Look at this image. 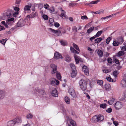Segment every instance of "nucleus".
Listing matches in <instances>:
<instances>
[{
	"mask_svg": "<svg viewBox=\"0 0 126 126\" xmlns=\"http://www.w3.org/2000/svg\"><path fill=\"white\" fill-rule=\"evenodd\" d=\"M37 15V14L36 12L32 13L30 15H28L25 18L26 20H29L30 18H34Z\"/></svg>",
	"mask_w": 126,
	"mask_h": 126,
	"instance_id": "8",
	"label": "nucleus"
},
{
	"mask_svg": "<svg viewBox=\"0 0 126 126\" xmlns=\"http://www.w3.org/2000/svg\"><path fill=\"white\" fill-rule=\"evenodd\" d=\"M72 30L73 31L77 32V27L75 26H73L72 28Z\"/></svg>",
	"mask_w": 126,
	"mask_h": 126,
	"instance_id": "58",
	"label": "nucleus"
},
{
	"mask_svg": "<svg viewBox=\"0 0 126 126\" xmlns=\"http://www.w3.org/2000/svg\"><path fill=\"white\" fill-rule=\"evenodd\" d=\"M92 121L94 123H96L97 122H98V121H97V116H94L92 118Z\"/></svg>",
	"mask_w": 126,
	"mask_h": 126,
	"instance_id": "40",
	"label": "nucleus"
},
{
	"mask_svg": "<svg viewBox=\"0 0 126 126\" xmlns=\"http://www.w3.org/2000/svg\"><path fill=\"white\" fill-rule=\"evenodd\" d=\"M14 10L16 11L15 12L12 10H8L4 14V16L5 17L9 18L13 15L14 17H16L18 14V12L19 10V8L17 7H15L14 8Z\"/></svg>",
	"mask_w": 126,
	"mask_h": 126,
	"instance_id": "1",
	"label": "nucleus"
},
{
	"mask_svg": "<svg viewBox=\"0 0 126 126\" xmlns=\"http://www.w3.org/2000/svg\"><path fill=\"white\" fill-rule=\"evenodd\" d=\"M120 100L122 101H126V92L123 93L122 97L121 98Z\"/></svg>",
	"mask_w": 126,
	"mask_h": 126,
	"instance_id": "21",
	"label": "nucleus"
},
{
	"mask_svg": "<svg viewBox=\"0 0 126 126\" xmlns=\"http://www.w3.org/2000/svg\"><path fill=\"white\" fill-rule=\"evenodd\" d=\"M119 42L116 41H114L113 42V44L114 46H117L119 45Z\"/></svg>",
	"mask_w": 126,
	"mask_h": 126,
	"instance_id": "42",
	"label": "nucleus"
},
{
	"mask_svg": "<svg viewBox=\"0 0 126 126\" xmlns=\"http://www.w3.org/2000/svg\"><path fill=\"white\" fill-rule=\"evenodd\" d=\"M97 82L98 84L100 85H102L103 83V81L102 80H97Z\"/></svg>",
	"mask_w": 126,
	"mask_h": 126,
	"instance_id": "46",
	"label": "nucleus"
},
{
	"mask_svg": "<svg viewBox=\"0 0 126 126\" xmlns=\"http://www.w3.org/2000/svg\"><path fill=\"white\" fill-rule=\"evenodd\" d=\"M65 60L66 62H69L71 60L70 57L68 55H66L65 57Z\"/></svg>",
	"mask_w": 126,
	"mask_h": 126,
	"instance_id": "34",
	"label": "nucleus"
},
{
	"mask_svg": "<svg viewBox=\"0 0 126 126\" xmlns=\"http://www.w3.org/2000/svg\"><path fill=\"white\" fill-rule=\"evenodd\" d=\"M115 101V99L113 98H110V100L108 102V103L110 105H112L114 103Z\"/></svg>",
	"mask_w": 126,
	"mask_h": 126,
	"instance_id": "24",
	"label": "nucleus"
},
{
	"mask_svg": "<svg viewBox=\"0 0 126 126\" xmlns=\"http://www.w3.org/2000/svg\"><path fill=\"white\" fill-rule=\"evenodd\" d=\"M21 0H16L15 4L17 5L19 4L20 3Z\"/></svg>",
	"mask_w": 126,
	"mask_h": 126,
	"instance_id": "61",
	"label": "nucleus"
},
{
	"mask_svg": "<svg viewBox=\"0 0 126 126\" xmlns=\"http://www.w3.org/2000/svg\"><path fill=\"white\" fill-rule=\"evenodd\" d=\"M121 86L122 87H126V79H124L121 81Z\"/></svg>",
	"mask_w": 126,
	"mask_h": 126,
	"instance_id": "18",
	"label": "nucleus"
},
{
	"mask_svg": "<svg viewBox=\"0 0 126 126\" xmlns=\"http://www.w3.org/2000/svg\"><path fill=\"white\" fill-rule=\"evenodd\" d=\"M77 3H74V1H72L69 4V6H70L73 7L75 6Z\"/></svg>",
	"mask_w": 126,
	"mask_h": 126,
	"instance_id": "49",
	"label": "nucleus"
},
{
	"mask_svg": "<svg viewBox=\"0 0 126 126\" xmlns=\"http://www.w3.org/2000/svg\"><path fill=\"white\" fill-rule=\"evenodd\" d=\"M64 101L67 104H69L70 102V100L69 97L66 96L64 97Z\"/></svg>",
	"mask_w": 126,
	"mask_h": 126,
	"instance_id": "25",
	"label": "nucleus"
},
{
	"mask_svg": "<svg viewBox=\"0 0 126 126\" xmlns=\"http://www.w3.org/2000/svg\"><path fill=\"white\" fill-rule=\"evenodd\" d=\"M77 74V72L76 70H72V73L71 74V76L72 78L75 77L76 76Z\"/></svg>",
	"mask_w": 126,
	"mask_h": 126,
	"instance_id": "26",
	"label": "nucleus"
},
{
	"mask_svg": "<svg viewBox=\"0 0 126 126\" xmlns=\"http://www.w3.org/2000/svg\"><path fill=\"white\" fill-rule=\"evenodd\" d=\"M51 94L54 97H57L58 96L57 90L55 89L52 91Z\"/></svg>",
	"mask_w": 126,
	"mask_h": 126,
	"instance_id": "17",
	"label": "nucleus"
},
{
	"mask_svg": "<svg viewBox=\"0 0 126 126\" xmlns=\"http://www.w3.org/2000/svg\"><path fill=\"white\" fill-rule=\"evenodd\" d=\"M99 0H95L92 1L91 2L88 3H84V4L86 5H87L89 6H91L92 4H96L99 2Z\"/></svg>",
	"mask_w": 126,
	"mask_h": 126,
	"instance_id": "15",
	"label": "nucleus"
},
{
	"mask_svg": "<svg viewBox=\"0 0 126 126\" xmlns=\"http://www.w3.org/2000/svg\"><path fill=\"white\" fill-rule=\"evenodd\" d=\"M102 40V39L101 37H99L98 38L94 40V42L95 43H100Z\"/></svg>",
	"mask_w": 126,
	"mask_h": 126,
	"instance_id": "32",
	"label": "nucleus"
},
{
	"mask_svg": "<svg viewBox=\"0 0 126 126\" xmlns=\"http://www.w3.org/2000/svg\"><path fill=\"white\" fill-rule=\"evenodd\" d=\"M42 17L45 20H47L48 18V16L46 15H44L42 16Z\"/></svg>",
	"mask_w": 126,
	"mask_h": 126,
	"instance_id": "56",
	"label": "nucleus"
},
{
	"mask_svg": "<svg viewBox=\"0 0 126 126\" xmlns=\"http://www.w3.org/2000/svg\"><path fill=\"white\" fill-rule=\"evenodd\" d=\"M35 90L39 93V96L41 97H43V95L46 94V93L43 89H39L38 88H35Z\"/></svg>",
	"mask_w": 126,
	"mask_h": 126,
	"instance_id": "4",
	"label": "nucleus"
},
{
	"mask_svg": "<svg viewBox=\"0 0 126 126\" xmlns=\"http://www.w3.org/2000/svg\"><path fill=\"white\" fill-rule=\"evenodd\" d=\"M104 12V10H101L98 11H96L95 12H93L92 13H93L94 14H98L100 13H103Z\"/></svg>",
	"mask_w": 126,
	"mask_h": 126,
	"instance_id": "41",
	"label": "nucleus"
},
{
	"mask_svg": "<svg viewBox=\"0 0 126 126\" xmlns=\"http://www.w3.org/2000/svg\"><path fill=\"white\" fill-rule=\"evenodd\" d=\"M112 111V110L111 108H110L106 110V111L108 113H110Z\"/></svg>",
	"mask_w": 126,
	"mask_h": 126,
	"instance_id": "59",
	"label": "nucleus"
},
{
	"mask_svg": "<svg viewBox=\"0 0 126 126\" xmlns=\"http://www.w3.org/2000/svg\"><path fill=\"white\" fill-rule=\"evenodd\" d=\"M106 79L108 81L110 82H112L113 81V79L109 77H107L106 78Z\"/></svg>",
	"mask_w": 126,
	"mask_h": 126,
	"instance_id": "57",
	"label": "nucleus"
},
{
	"mask_svg": "<svg viewBox=\"0 0 126 126\" xmlns=\"http://www.w3.org/2000/svg\"><path fill=\"white\" fill-rule=\"evenodd\" d=\"M82 71L86 75L88 76L89 75V69L88 67L85 65L84 66L82 67Z\"/></svg>",
	"mask_w": 126,
	"mask_h": 126,
	"instance_id": "13",
	"label": "nucleus"
},
{
	"mask_svg": "<svg viewBox=\"0 0 126 126\" xmlns=\"http://www.w3.org/2000/svg\"><path fill=\"white\" fill-rule=\"evenodd\" d=\"M73 46L79 52H80V50L79 47L77 45L73 43Z\"/></svg>",
	"mask_w": 126,
	"mask_h": 126,
	"instance_id": "38",
	"label": "nucleus"
},
{
	"mask_svg": "<svg viewBox=\"0 0 126 126\" xmlns=\"http://www.w3.org/2000/svg\"><path fill=\"white\" fill-rule=\"evenodd\" d=\"M118 41L119 44H122L124 41V40L122 37H121L119 39Z\"/></svg>",
	"mask_w": 126,
	"mask_h": 126,
	"instance_id": "51",
	"label": "nucleus"
},
{
	"mask_svg": "<svg viewBox=\"0 0 126 126\" xmlns=\"http://www.w3.org/2000/svg\"><path fill=\"white\" fill-rule=\"evenodd\" d=\"M65 120L67 121V124L69 126H75V122L69 116H66L65 117Z\"/></svg>",
	"mask_w": 126,
	"mask_h": 126,
	"instance_id": "3",
	"label": "nucleus"
},
{
	"mask_svg": "<svg viewBox=\"0 0 126 126\" xmlns=\"http://www.w3.org/2000/svg\"><path fill=\"white\" fill-rule=\"evenodd\" d=\"M44 8L46 9H48L49 7V5L47 3L44 4Z\"/></svg>",
	"mask_w": 126,
	"mask_h": 126,
	"instance_id": "64",
	"label": "nucleus"
},
{
	"mask_svg": "<svg viewBox=\"0 0 126 126\" xmlns=\"http://www.w3.org/2000/svg\"><path fill=\"white\" fill-rule=\"evenodd\" d=\"M103 31H102L101 30L98 31L95 34V36L96 37H98L99 36L102 34Z\"/></svg>",
	"mask_w": 126,
	"mask_h": 126,
	"instance_id": "33",
	"label": "nucleus"
},
{
	"mask_svg": "<svg viewBox=\"0 0 126 126\" xmlns=\"http://www.w3.org/2000/svg\"><path fill=\"white\" fill-rule=\"evenodd\" d=\"M121 49L122 51H123L124 52V51H126V46H123L122 47Z\"/></svg>",
	"mask_w": 126,
	"mask_h": 126,
	"instance_id": "60",
	"label": "nucleus"
},
{
	"mask_svg": "<svg viewBox=\"0 0 126 126\" xmlns=\"http://www.w3.org/2000/svg\"><path fill=\"white\" fill-rule=\"evenodd\" d=\"M49 22L51 25H52L54 23V20L52 18H50L49 19Z\"/></svg>",
	"mask_w": 126,
	"mask_h": 126,
	"instance_id": "48",
	"label": "nucleus"
},
{
	"mask_svg": "<svg viewBox=\"0 0 126 126\" xmlns=\"http://www.w3.org/2000/svg\"><path fill=\"white\" fill-rule=\"evenodd\" d=\"M25 20L26 21H26V22H27L26 24L27 25H30L31 24V20H30V19L29 20H26L25 19Z\"/></svg>",
	"mask_w": 126,
	"mask_h": 126,
	"instance_id": "55",
	"label": "nucleus"
},
{
	"mask_svg": "<svg viewBox=\"0 0 126 126\" xmlns=\"http://www.w3.org/2000/svg\"><path fill=\"white\" fill-rule=\"evenodd\" d=\"M74 57L75 59V62L77 64H78L79 61L82 62L83 60L80 57L76 54H74Z\"/></svg>",
	"mask_w": 126,
	"mask_h": 126,
	"instance_id": "12",
	"label": "nucleus"
},
{
	"mask_svg": "<svg viewBox=\"0 0 126 126\" xmlns=\"http://www.w3.org/2000/svg\"><path fill=\"white\" fill-rule=\"evenodd\" d=\"M60 42L61 45L63 46L67 45V42L65 40H61Z\"/></svg>",
	"mask_w": 126,
	"mask_h": 126,
	"instance_id": "29",
	"label": "nucleus"
},
{
	"mask_svg": "<svg viewBox=\"0 0 126 126\" xmlns=\"http://www.w3.org/2000/svg\"><path fill=\"white\" fill-rule=\"evenodd\" d=\"M124 54L125 52H124L123 51H121L118 53L116 55L117 56L120 57L124 55Z\"/></svg>",
	"mask_w": 126,
	"mask_h": 126,
	"instance_id": "27",
	"label": "nucleus"
},
{
	"mask_svg": "<svg viewBox=\"0 0 126 126\" xmlns=\"http://www.w3.org/2000/svg\"><path fill=\"white\" fill-rule=\"evenodd\" d=\"M81 18L82 20H84L85 19L86 20L88 19V17L86 15L81 16Z\"/></svg>",
	"mask_w": 126,
	"mask_h": 126,
	"instance_id": "53",
	"label": "nucleus"
},
{
	"mask_svg": "<svg viewBox=\"0 0 126 126\" xmlns=\"http://www.w3.org/2000/svg\"><path fill=\"white\" fill-rule=\"evenodd\" d=\"M15 124L13 120L9 121L7 124L8 126H13Z\"/></svg>",
	"mask_w": 126,
	"mask_h": 126,
	"instance_id": "22",
	"label": "nucleus"
},
{
	"mask_svg": "<svg viewBox=\"0 0 126 126\" xmlns=\"http://www.w3.org/2000/svg\"><path fill=\"white\" fill-rule=\"evenodd\" d=\"M107 104L105 103L102 104L100 105V107L103 109H105L107 107Z\"/></svg>",
	"mask_w": 126,
	"mask_h": 126,
	"instance_id": "44",
	"label": "nucleus"
},
{
	"mask_svg": "<svg viewBox=\"0 0 126 126\" xmlns=\"http://www.w3.org/2000/svg\"><path fill=\"white\" fill-rule=\"evenodd\" d=\"M51 84L53 86H55L56 85H58L59 83V81L54 78H51L50 79Z\"/></svg>",
	"mask_w": 126,
	"mask_h": 126,
	"instance_id": "7",
	"label": "nucleus"
},
{
	"mask_svg": "<svg viewBox=\"0 0 126 126\" xmlns=\"http://www.w3.org/2000/svg\"><path fill=\"white\" fill-rule=\"evenodd\" d=\"M30 8L31 7L30 6L28 5H26L25 6L24 10V11L30 10Z\"/></svg>",
	"mask_w": 126,
	"mask_h": 126,
	"instance_id": "39",
	"label": "nucleus"
},
{
	"mask_svg": "<svg viewBox=\"0 0 126 126\" xmlns=\"http://www.w3.org/2000/svg\"><path fill=\"white\" fill-rule=\"evenodd\" d=\"M80 87L83 91H84L87 89V81L83 79L80 80L79 82Z\"/></svg>",
	"mask_w": 126,
	"mask_h": 126,
	"instance_id": "2",
	"label": "nucleus"
},
{
	"mask_svg": "<svg viewBox=\"0 0 126 126\" xmlns=\"http://www.w3.org/2000/svg\"><path fill=\"white\" fill-rule=\"evenodd\" d=\"M49 29L52 33L56 34L58 36L60 35L61 34V32L60 31L54 30L52 28H50Z\"/></svg>",
	"mask_w": 126,
	"mask_h": 126,
	"instance_id": "16",
	"label": "nucleus"
},
{
	"mask_svg": "<svg viewBox=\"0 0 126 126\" xmlns=\"http://www.w3.org/2000/svg\"><path fill=\"white\" fill-rule=\"evenodd\" d=\"M97 53L98 55L101 57L103 55L102 51L100 50H98L97 51Z\"/></svg>",
	"mask_w": 126,
	"mask_h": 126,
	"instance_id": "45",
	"label": "nucleus"
},
{
	"mask_svg": "<svg viewBox=\"0 0 126 126\" xmlns=\"http://www.w3.org/2000/svg\"><path fill=\"white\" fill-rule=\"evenodd\" d=\"M68 92L70 94L73 98H75L77 97V94L73 88H70L68 90Z\"/></svg>",
	"mask_w": 126,
	"mask_h": 126,
	"instance_id": "5",
	"label": "nucleus"
},
{
	"mask_svg": "<svg viewBox=\"0 0 126 126\" xmlns=\"http://www.w3.org/2000/svg\"><path fill=\"white\" fill-rule=\"evenodd\" d=\"M25 23V21L22 19H20L17 22L16 26L18 27H21L24 26Z\"/></svg>",
	"mask_w": 126,
	"mask_h": 126,
	"instance_id": "6",
	"label": "nucleus"
},
{
	"mask_svg": "<svg viewBox=\"0 0 126 126\" xmlns=\"http://www.w3.org/2000/svg\"><path fill=\"white\" fill-rule=\"evenodd\" d=\"M111 70L110 69H104L103 70V72L105 73H107L110 72Z\"/></svg>",
	"mask_w": 126,
	"mask_h": 126,
	"instance_id": "52",
	"label": "nucleus"
},
{
	"mask_svg": "<svg viewBox=\"0 0 126 126\" xmlns=\"http://www.w3.org/2000/svg\"><path fill=\"white\" fill-rule=\"evenodd\" d=\"M15 124L16 123H21V118L20 117H18L16 118L13 120Z\"/></svg>",
	"mask_w": 126,
	"mask_h": 126,
	"instance_id": "19",
	"label": "nucleus"
},
{
	"mask_svg": "<svg viewBox=\"0 0 126 126\" xmlns=\"http://www.w3.org/2000/svg\"><path fill=\"white\" fill-rule=\"evenodd\" d=\"M70 49L71 52L72 53L77 54H79V52L78 51L76 50H75L72 47H70Z\"/></svg>",
	"mask_w": 126,
	"mask_h": 126,
	"instance_id": "20",
	"label": "nucleus"
},
{
	"mask_svg": "<svg viewBox=\"0 0 126 126\" xmlns=\"http://www.w3.org/2000/svg\"><path fill=\"white\" fill-rule=\"evenodd\" d=\"M65 14V11L63 10H62L61 14L60 16H64Z\"/></svg>",
	"mask_w": 126,
	"mask_h": 126,
	"instance_id": "54",
	"label": "nucleus"
},
{
	"mask_svg": "<svg viewBox=\"0 0 126 126\" xmlns=\"http://www.w3.org/2000/svg\"><path fill=\"white\" fill-rule=\"evenodd\" d=\"M5 95L4 92L2 91H0V99H2L4 98Z\"/></svg>",
	"mask_w": 126,
	"mask_h": 126,
	"instance_id": "35",
	"label": "nucleus"
},
{
	"mask_svg": "<svg viewBox=\"0 0 126 126\" xmlns=\"http://www.w3.org/2000/svg\"><path fill=\"white\" fill-rule=\"evenodd\" d=\"M108 62V63H111L112 62V60L110 58H109L107 59Z\"/></svg>",
	"mask_w": 126,
	"mask_h": 126,
	"instance_id": "63",
	"label": "nucleus"
},
{
	"mask_svg": "<svg viewBox=\"0 0 126 126\" xmlns=\"http://www.w3.org/2000/svg\"><path fill=\"white\" fill-rule=\"evenodd\" d=\"M7 40V39L6 38L0 40V43H1L3 45H4Z\"/></svg>",
	"mask_w": 126,
	"mask_h": 126,
	"instance_id": "37",
	"label": "nucleus"
},
{
	"mask_svg": "<svg viewBox=\"0 0 126 126\" xmlns=\"http://www.w3.org/2000/svg\"><path fill=\"white\" fill-rule=\"evenodd\" d=\"M95 82L94 81H89V85L90 87H93L95 84Z\"/></svg>",
	"mask_w": 126,
	"mask_h": 126,
	"instance_id": "30",
	"label": "nucleus"
},
{
	"mask_svg": "<svg viewBox=\"0 0 126 126\" xmlns=\"http://www.w3.org/2000/svg\"><path fill=\"white\" fill-rule=\"evenodd\" d=\"M110 40V37H109L106 40V43L107 44L109 43Z\"/></svg>",
	"mask_w": 126,
	"mask_h": 126,
	"instance_id": "62",
	"label": "nucleus"
},
{
	"mask_svg": "<svg viewBox=\"0 0 126 126\" xmlns=\"http://www.w3.org/2000/svg\"><path fill=\"white\" fill-rule=\"evenodd\" d=\"M54 58L56 59H58L60 58H63V57L62 56L61 54L57 52H55V53Z\"/></svg>",
	"mask_w": 126,
	"mask_h": 126,
	"instance_id": "11",
	"label": "nucleus"
},
{
	"mask_svg": "<svg viewBox=\"0 0 126 126\" xmlns=\"http://www.w3.org/2000/svg\"><path fill=\"white\" fill-rule=\"evenodd\" d=\"M118 74V73L117 71H114L113 73V75L115 78H116L117 77V75Z\"/></svg>",
	"mask_w": 126,
	"mask_h": 126,
	"instance_id": "50",
	"label": "nucleus"
},
{
	"mask_svg": "<svg viewBox=\"0 0 126 126\" xmlns=\"http://www.w3.org/2000/svg\"><path fill=\"white\" fill-rule=\"evenodd\" d=\"M122 106L123 105L122 103L120 102H116L114 105L115 108L116 110L120 109Z\"/></svg>",
	"mask_w": 126,
	"mask_h": 126,
	"instance_id": "9",
	"label": "nucleus"
},
{
	"mask_svg": "<svg viewBox=\"0 0 126 126\" xmlns=\"http://www.w3.org/2000/svg\"><path fill=\"white\" fill-rule=\"evenodd\" d=\"M94 27H92L90 28L89 29L87 30V32L89 34L92 32L94 30Z\"/></svg>",
	"mask_w": 126,
	"mask_h": 126,
	"instance_id": "31",
	"label": "nucleus"
},
{
	"mask_svg": "<svg viewBox=\"0 0 126 126\" xmlns=\"http://www.w3.org/2000/svg\"><path fill=\"white\" fill-rule=\"evenodd\" d=\"M7 24L11 26L15 22L14 19L13 18H9L6 20Z\"/></svg>",
	"mask_w": 126,
	"mask_h": 126,
	"instance_id": "10",
	"label": "nucleus"
},
{
	"mask_svg": "<svg viewBox=\"0 0 126 126\" xmlns=\"http://www.w3.org/2000/svg\"><path fill=\"white\" fill-rule=\"evenodd\" d=\"M70 66L72 68V70H76L75 66L74 64L71 63L70 64Z\"/></svg>",
	"mask_w": 126,
	"mask_h": 126,
	"instance_id": "47",
	"label": "nucleus"
},
{
	"mask_svg": "<svg viewBox=\"0 0 126 126\" xmlns=\"http://www.w3.org/2000/svg\"><path fill=\"white\" fill-rule=\"evenodd\" d=\"M105 87L106 90L107 91H109L111 89L110 86L109 84H106L105 85Z\"/></svg>",
	"mask_w": 126,
	"mask_h": 126,
	"instance_id": "28",
	"label": "nucleus"
},
{
	"mask_svg": "<svg viewBox=\"0 0 126 126\" xmlns=\"http://www.w3.org/2000/svg\"><path fill=\"white\" fill-rule=\"evenodd\" d=\"M50 66L53 69V70L52 72V74H54L56 73L57 72V66L54 64H52Z\"/></svg>",
	"mask_w": 126,
	"mask_h": 126,
	"instance_id": "14",
	"label": "nucleus"
},
{
	"mask_svg": "<svg viewBox=\"0 0 126 126\" xmlns=\"http://www.w3.org/2000/svg\"><path fill=\"white\" fill-rule=\"evenodd\" d=\"M97 118L98 120L97 121H101L103 120L104 119V117L103 115H99L97 116Z\"/></svg>",
	"mask_w": 126,
	"mask_h": 126,
	"instance_id": "23",
	"label": "nucleus"
},
{
	"mask_svg": "<svg viewBox=\"0 0 126 126\" xmlns=\"http://www.w3.org/2000/svg\"><path fill=\"white\" fill-rule=\"evenodd\" d=\"M33 115L31 113L27 114L26 116V118L27 119H31L32 118Z\"/></svg>",
	"mask_w": 126,
	"mask_h": 126,
	"instance_id": "43",
	"label": "nucleus"
},
{
	"mask_svg": "<svg viewBox=\"0 0 126 126\" xmlns=\"http://www.w3.org/2000/svg\"><path fill=\"white\" fill-rule=\"evenodd\" d=\"M56 76L57 79L59 80L61 79V76L60 75V73L59 72H56Z\"/></svg>",
	"mask_w": 126,
	"mask_h": 126,
	"instance_id": "36",
	"label": "nucleus"
}]
</instances>
